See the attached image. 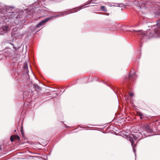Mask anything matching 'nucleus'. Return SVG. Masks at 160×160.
Listing matches in <instances>:
<instances>
[{
    "instance_id": "obj_2",
    "label": "nucleus",
    "mask_w": 160,
    "mask_h": 160,
    "mask_svg": "<svg viewBox=\"0 0 160 160\" xmlns=\"http://www.w3.org/2000/svg\"><path fill=\"white\" fill-rule=\"evenodd\" d=\"M88 4L84 5H82L79 7H78L77 8H74L73 9L69 11L64 12L60 14L57 15L55 16H52L50 17L47 18H46L42 20L36 26V28H40L39 30H40L41 28H42V26L44 25L45 23L51 19L53 18H56L61 16H63L64 15H66L70 13H74L75 12H77L81 9L82 8H83L84 6L86 5H87Z\"/></svg>"
},
{
    "instance_id": "obj_23",
    "label": "nucleus",
    "mask_w": 160,
    "mask_h": 160,
    "mask_svg": "<svg viewBox=\"0 0 160 160\" xmlns=\"http://www.w3.org/2000/svg\"><path fill=\"white\" fill-rule=\"evenodd\" d=\"M12 46H14V45H13V44H12Z\"/></svg>"
},
{
    "instance_id": "obj_24",
    "label": "nucleus",
    "mask_w": 160,
    "mask_h": 160,
    "mask_svg": "<svg viewBox=\"0 0 160 160\" xmlns=\"http://www.w3.org/2000/svg\"><path fill=\"white\" fill-rule=\"evenodd\" d=\"M31 29H32L33 30V29H33V28H32Z\"/></svg>"
},
{
    "instance_id": "obj_5",
    "label": "nucleus",
    "mask_w": 160,
    "mask_h": 160,
    "mask_svg": "<svg viewBox=\"0 0 160 160\" xmlns=\"http://www.w3.org/2000/svg\"><path fill=\"white\" fill-rule=\"evenodd\" d=\"M3 52L5 57H9L10 58L12 57L14 53V51L11 48H7L4 49Z\"/></svg>"
},
{
    "instance_id": "obj_9",
    "label": "nucleus",
    "mask_w": 160,
    "mask_h": 160,
    "mask_svg": "<svg viewBox=\"0 0 160 160\" xmlns=\"http://www.w3.org/2000/svg\"><path fill=\"white\" fill-rule=\"evenodd\" d=\"M155 17H157L160 15V7H156L154 12Z\"/></svg>"
},
{
    "instance_id": "obj_19",
    "label": "nucleus",
    "mask_w": 160,
    "mask_h": 160,
    "mask_svg": "<svg viewBox=\"0 0 160 160\" xmlns=\"http://www.w3.org/2000/svg\"><path fill=\"white\" fill-rule=\"evenodd\" d=\"M24 68L25 69H27L28 68V66L27 65L25 66L24 67Z\"/></svg>"
},
{
    "instance_id": "obj_14",
    "label": "nucleus",
    "mask_w": 160,
    "mask_h": 160,
    "mask_svg": "<svg viewBox=\"0 0 160 160\" xmlns=\"http://www.w3.org/2000/svg\"><path fill=\"white\" fill-rule=\"evenodd\" d=\"M139 116L140 117V118L142 119V116H143V115L142 113H139Z\"/></svg>"
},
{
    "instance_id": "obj_21",
    "label": "nucleus",
    "mask_w": 160,
    "mask_h": 160,
    "mask_svg": "<svg viewBox=\"0 0 160 160\" xmlns=\"http://www.w3.org/2000/svg\"><path fill=\"white\" fill-rule=\"evenodd\" d=\"M55 95H57V93H55Z\"/></svg>"
},
{
    "instance_id": "obj_11",
    "label": "nucleus",
    "mask_w": 160,
    "mask_h": 160,
    "mask_svg": "<svg viewBox=\"0 0 160 160\" xmlns=\"http://www.w3.org/2000/svg\"><path fill=\"white\" fill-rule=\"evenodd\" d=\"M33 85V88L35 91H40L41 90V88L37 84H34Z\"/></svg>"
},
{
    "instance_id": "obj_10",
    "label": "nucleus",
    "mask_w": 160,
    "mask_h": 160,
    "mask_svg": "<svg viewBox=\"0 0 160 160\" xmlns=\"http://www.w3.org/2000/svg\"><path fill=\"white\" fill-rule=\"evenodd\" d=\"M10 140L12 142H13L15 139L19 140L20 139V138L18 136L14 135L11 136L10 138Z\"/></svg>"
},
{
    "instance_id": "obj_12",
    "label": "nucleus",
    "mask_w": 160,
    "mask_h": 160,
    "mask_svg": "<svg viewBox=\"0 0 160 160\" xmlns=\"http://www.w3.org/2000/svg\"><path fill=\"white\" fill-rule=\"evenodd\" d=\"M146 130L148 132H152V129L150 128L149 126H147L145 128Z\"/></svg>"
},
{
    "instance_id": "obj_7",
    "label": "nucleus",
    "mask_w": 160,
    "mask_h": 160,
    "mask_svg": "<svg viewBox=\"0 0 160 160\" xmlns=\"http://www.w3.org/2000/svg\"><path fill=\"white\" fill-rule=\"evenodd\" d=\"M9 29L8 26L7 24L3 25L0 28V35H2L8 32Z\"/></svg>"
},
{
    "instance_id": "obj_15",
    "label": "nucleus",
    "mask_w": 160,
    "mask_h": 160,
    "mask_svg": "<svg viewBox=\"0 0 160 160\" xmlns=\"http://www.w3.org/2000/svg\"><path fill=\"white\" fill-rule=\"evenodd\" d=\"M96 1V0H89V3H91V2L93 3V2Z\"/></svg>"
},
{
    "instance_id": "obj_8",
    "label": "nucleus",
    "mask_w": 160,
    "mask_h": 160,
    "mask_svg": "<svg viewBox=\"0 0 160 160\" xmlns=\"http://www.w3.org/2000/svg\"><path fill=\"white\" fill-rule=\"evenodd\" d=\"M137 75L135 72H132V71L130 73L128 78L134 80L137 78Z\"/></svg>"
},
{
    "instance_id": "obj_1",
    "label": "nucleus",
    "mask_w": 160,
    "mask_h": 160,
    "mask_svg": "<svg viewBox=\"0 0 160 160\" xmlns=\"http://www.w3.org/2000/svg\"><path fill=\"white\" fill-rule=\"evenodd\" d=\"M148 31L145 32L141 30L136 31L132 29L130 30L132 32L136 33L138 35L139 38L145 41L146 40L153 37L160 36V19L157 21L156 25H151Z\"/></svg>"
},
{
    "instance_id": "obj_6",
    "label": "nucleus",
    "mask_w": 160,
    "mask_h": 160,
    "mask_svg": "<svg viewBox=\"0 0 160 160\" xmlns=\"http://www.w3.org/2000/svg\"><path fill=\"white\" fill-rule=\"evenodd\" d=\"M9 13V15L10 16V18H12L14 17L15 18L17 19H20L19 20L21 21H22L24 18V17H23L22 15L21 14H18L16 16L17 13L15 12H10Z\"/></svg>"
},
{
    "instance_id": "obj_18",
    "label": "nucleus",
    "mask_w": 160,
    "mask_h": 160,
    "mask_svg": "<svg viewBox=\"0 0 160 160\" xmlns=\"http://www.w3.org/2000/svg\"><path fill=\"white\" fill-rule=\"evenodd\" d=\"M116 5H118V6L119 7H122V4H119L118 3H117L116 4Z\"/></svg>"
},
{
    "instance_id": "obj_16",
    "label": "nucleus",
    "mask_w": 160,
    "mask_h": 160,
    "mask_svg": "<svg viewBox=\"0 0 160 160\" xmlns=\"http://www.w3.org/2000/svg\"><path fill=\"white\" fill-rule=\"evenodd\" d=\"M129 95L130 97H132L134 96V94L133 93H131L129 94Z\"/></svg>"
},
{
    "instance_id": "obj_3",
    "label": "nucleus",
    "mask_w": 160,
    "mask_h": 160,
    "mask_svg": "<svg viewBox=\"0 0 160 160\" xmlns=\"http://www.w3.org/2000/svg\"><path fill=\"white\" fill-rule=\"evenodd\" d=\"M137 135L136 134H131L130 135L127 137L128 139L131 142L132 144V147L133 148V151L135 152V144L134 143L135 141L138 138Z\"/></svg>"
},
{
    "instance_id": "obj_13",
    "label": "nucleus",
    "mask_w": 160,
    "mask_h": 160,
    "mask_svg": "<svg viewBox=\"0 0 160 160\" xmlns=\"http://www.w3.org/2000/svg\"><path fill=\"white\" fill-rule=\"evenodd\" d=\"M101 9L102 11L104 12H106L107 11L105 7L103 6H101Z\"/></svg>"
},
{
    "instance_id": "obj_20",
    "label": "nucleus",
    "mask_w": 160,
    "mask_h": 160,
    "mask_svg": "<svg viewBox=\"0 0 160 160\" xmlns=\"http://www.w3.org/2000/svg\"><path fill=\"white\" fill-rule=\"evenodd\" d=\"M13 48L15 49V50H17L18 49V48H16L15 47H13Z\"/></svg>"
},
{
    "instance_id": "obj_22",
    "label": "nucleus",
    "mask_w": 160,
    "mask_h": 160,
    "mask_svg": "<svg viewBox=\"0 0 160 160\" xmlns=\"http://www.w3.org/2000/svg\"><path fill=\"white\" fill-rule=\"evenodd\" d=\"M16 130H14V132H16Z\"/></svg>"
},
{
    "instance_id": "obj_4",
    "label": "nucleus",
    "mask_w": 160,
    "mask_h": 160,
    "mask_svg": "<svg viewBox=\"0 0 160 160\" xmlns=\"http://www.w3.org/2000/svg\"><path fill=\"white\" fill-rule=\"evenodd\" d=\"M42 12V10L38 8H32L28 12L27 14L28 15V17L31 18L33 16L35 15L36 14L40 13Z\"/></svg>"
},
{
    "instance_id": "obj_17",
    "label": "nucleus",
    "mask_w": 160,
    "mask_h": 160,
    "mask_svg": "<svg viewBox=\"0 0 160 160\" xmlns=\"http://www.w3.org/2000/svg\"><path fill=\"white\" fill-rule=\"evenodd\" d=\"M28 93V92H25L24 93H23V95L24 96L25 95H26V96H28L27 95V94Z\"/></svg>"
}]
</instances>
